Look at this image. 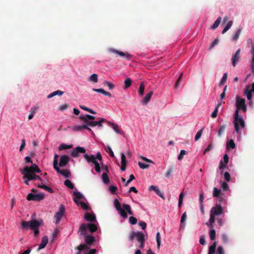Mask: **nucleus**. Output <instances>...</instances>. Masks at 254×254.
Segmentation results:
<instances>
[{
  "label": "nucleus",
  "instance_id": "1",
  "mask_svg": "<svg viewBox=\"0 0 254 254\" xmlns=\"http://www.w3.org/2000/svg\"><path fill=\"white\" fill-rule=\"evenodd\" d=\"M79 119L83 122L84 124L74 126L73 128V130L74 131H80L84 129H86L90 131L93 135H94V133L89 127L98 126L101 127H102V123L107 121L106 119L104 118H99V121H94V120L95 119V117L88 114L80 115Z\"/></svg>",
  "mask_w": 254,
  "mask_h": 254
},
{
  "label": "nucleus",
  "instance_id": "2",
  "mask_svg": "<svg viewBox=\"0 0 254 254\" xmlns=\"http://www.w3.org/2000/svg\"><path fill=\"white\" fill-rule=\"evenodd\" d=\"M246 100L244 98L239 99L238 97L236 98L237 110L234 114V124L235 130L237 133L240 132V126L241 128H244L245 127V122L241 116L239 115V110L242 109L244 112L247 110V107L245 104Z\"/></svg>",
  "mask_w": 254,
  "mask_h": 254
},
{
  "label": "nucleus",
  "instance_id": "3",
  "mask_svg": "<svg viewBox=\"0 0 254 254\" xmlns=\"http://www.w3.org/2000/svg\"><path fill=\"white\" fill-rule=\"evenodd\" d=\"M223 213L222 207L220 205H217L215 207H213L210 210V218L209 222H207L206 224L210 228L213 227V224L215 221V216L216 215H220Z\"/></svg>",
  "mask_w": 254,
  "mask_h": 254
},
{
  "label": "nucleus",
  "instance_id": "4",
  "mask_svg": "<svg viewBox=\"0 0 254 254\" xmlns=\"http://www.w3.org/2000/svg\"><path fill=\"white\" fill-rule=\"evenodd\" d=\"M43 224V222L42 220H37L36 219L31 220L29 221H25L22 220L21 222V227L23 229H27L28 228L31 230L38 228L40 226Z\"/></svg>",
  "mask_w": 254,
  "mask_h": 254
},
{
  "label": "nucleus",
  "instance_id": "5",
  "mask_svg": "<svg viewBox=\"0 0 254 254\" xmlns=\"http://www.w3.org/2000/svg\"><path fill=\"white\" fill-rule=\"evenodd\" d=\"M20 172L21 174L28 173H40L41 170L38 166L35 164H32L30 167L25 166L23 169H21Z\"/></svg>",
  "mask_w": 254,
  "mask_h": 254
},
{
  "label": "nucleus",
  "instance_id": "6",
  "mask_svg": "<svg viewBox=\"0 0 254 254\" xmlns=\"http://www.w3.org/2000/svg\"><path fill=\"white\" fill-rule=\"evenodd\" d=\"M45 197L44 193H40L39 194H34L30 193L27 196V199L29 201L33 200L36 201H39L42 200Z\"/></svg>",
  "mask_w": 254,
  "mask_h": 254
},
{
  "label": "nucleus",
  "instance_id": "7",
  "mask_svg": "<svg viewBox=\"0 0 254 254\" xmlns=\"http://www.w3.org/2000/svg\"><path fill=\"white\" fill-rule=\"evenodd\" d=\"M114 206L116 209L119 211L120 215L124 218H126L127 217V212L121 208V204L118 199H115L114 201Z\"/></svg>",
  "mask_w": 254,
  "mask_h": 254
},
{
  "label": "nucleus",
  "instance_id": "8",
  "mask_svg": "<svg viewBox=\"0 0 254 254\" xmlns=\"http://www.w3.org/2000/svg\"><path fill=\"white\" fill-rule=\"evenodd\" d=\"M108 51L109 53L116 54L117 56L122 57H125L126 59L129 60L131 58V56L129 54H125L123 52L118 51L116 50L114 48H109L108 50Z\"/></svg>",
  "mask_w": 254,
  "mask_h": 254
},
{
  "label": "nucleus",
  "instance_id": "9",
  "mask_svg": "<svg viewBox=\"0 0 254 254\" xmlns=\"http://www.w3.org/2000/svg\"><path fill=\"white\" fill-rule=\"evenodd\" d=\"M86 150L84 148L78 146L73 148L70 152V155L72 157L76 158L79 156V153H85Z\"/></svg>",
  "mask_w": 254,
  "mask_h": 254
},
{
  "label": "nucleus",
  "instance_id": "10",
  "mask_svg": "<svg viewBox=\"0 0 254 254\" xmlns=\"http://www.w3.org/2000/svg\"><path fill=\"white\" fill-rule=\"evenodd\" d=\"M65 212V209L63 205L61 204L60 206L59 211L56 212L54 217L56 219V223L58 224L61 220Z\"/></svg>",
  "mask_w": 254,
  "mask_h": 254
},
{
  "label": "nucleus",
  "instance_id": "11",
  "mask_svg": "<svg viewBox=\"0 0 254 254\" xmlns=\"http://www.w3.org/2000/svg\"><path fill=\"white\" fill-rule=\"evenodd\" d=\"M88 231L87 225L86 223L81 224L79 229V236L83 237H85L87 236Z\"/></svg>",
  "mask_w": 254,
  "mask_h": 254
},
{
  "label": "nucleus",
  "instance_id": "12",
  "mask_svg": "<svg viewBox=\"0 0 254 254\" xmlns=\"http://www.w3.org/2000/svg\"><path fill=\"white\" fill-rule=\"evenodd\" d=\"M69 158L67 155H64L61 156L59 165L63 167L65 166L69 162Z\"/></svg>",
  "mask_w": 254,
  "mask_h": 254
},
{
  "label": "nucleus",
  "instance_id": "13",
  "mask_svg": "<svg viewBox=\"0 0 254 254\" xmlns=\"http://www.w3.org/2000/svg\"><path fill=\"white\" fill-rule=\"evenodd\" d=\"M241 50L239 49L232 58V64L233 66H235L239 62Z\"/></svg>",
  "mask_w": 254,
  "mask_h": 254
},
{
  "label": "nucleus",
  "instance_id": "14",
  "mask_svg": "<svg viewBox=\"0 0 254 254\" xmlns=\"http://www.w3.org/2000/svg\"><path fill=\"white\" fill-rule=\"evenodd\" d=\"M54 169L58 173H60L65 178H68L70 177V173L68 170H61L58 166L57 167H55Z\"/></svg>",
  "mask_w": 254,
  "mask_h": 254
},
{
  "label": "nucleus",
  "instance_id": "15",
  "mask_svg": "<svg viewBox=\"0 0 254 254\" xmlns=\"http://www.w3.org/2000/svg\"><path fill=\"white\" fill-rule=\"evenodd\" d=\"M25 177H28V180H38L41 181V178L35 173H25Z\"/></svg>",
  "mask_w": 254,
  "mask_h": 254
},
{
  "label": "nucleus",
  "instance_id": "16",
  "mask_svg": "<svg viewBox=\"0 0 254 254\" xmlns=\"http://www.w3.org/2000/svg\"><path fill=\"white\" fill-rule=\"evenodd\" d=\"M73 195L74 196L73 201L77 205H79V200L83 198V195L80 192H74Z\"/></svg>",
  "mask_w": 254,
  "mask_h": 254
},
{
  "label": "nucleus",
  "instance_id": "17",
  "mask_svg": "<svg viewBox=\"0 0 254 254\" xmlns=\"http://www.w3.org/2000/svg\"><path fill=\"white\" fill-rule=\"evenodd\" d=\"M85 238V242L86 244L88 245H91L95 241V237L92 235H87Z\"/></svg>",
  "mask_w": 254,
  "mask_h": 254
},
{
  "label": "nucleus",
  "instance_id": "18",
  "mask_svg": "<svg viewBox=\"0 0 254 254\" xmlns=\"http://www.w3.org/2000/svg\"><path fill=\"white\" fill-rule=\"evenodd\" d=\"M241 32H242L241 29H238L236 30H235L234 32V33L233 34V35H232L231 40L232 41H237L241 35Z\"/></svg>",
  "mask_w": 254,
  "mask_h": 254
},
{
  "label": "nucleus",
  "instance_id": "19",
  "mask_svg": "<svg viewBox=\"0 0 254 254\" xmlns=\"http://www.w3.org/2000/svg\"><path fill=\"white\" fill-rule=\"evenodd\" d=\"M84 158L87 160L88 163H94L97 161L95 156L93 155H88L85 153L84 154Z\"/></svg>",
  "mask_w": 254,
  "mask_h": 254
},
{
  "label": "nucleus",
  "instance_id": "20",
  "mask_svg": "<svg viewBox=\"0 0 254 254\" xmlns=\"http://www.w3.org/2000/svg\"><path fill=\"white\" fill-rule=\"evenodd\" d=\"M48 242V238L47 236H44L41 241V244L39 245L38 250L44 249Z\"/></svg>",
  "mask_w": 254,
  "mask_h": 254
},
{
  "label": "nucleus",
  "instance_id": "21",
  "mask_svg": "<svg viewBox=\"0 0 254 254\" xmlns=\"http://www.w3.org/2000/svg\"><path fill=\"white\" fill-rule=\"evenodd\" d=\"M149 190H154L158 195L164 199L163 194L161 192L159 189L157 188V187L152 185L150 186Z\"/></svg>",
  "mask_w": 254,
  "mask_h": 254
},
{
  "label": "nucleus",
  "instance_id": "22",
  "mask_svg": "<svg viewBox=\"0 0 254 254\" xmlns=\"http://www.w3.org/2000/svg\"><path fill=\"white\" fill-rule=\"evenodd\" d=\"M75 249L77 250L78 252L75 253L74 254H81V251L89 250V248L85 244H80L78 246L76 247Z\"/></svg>",
  "mask_w": 254,
  "mask_h": 254
},
{
  "label": "nucleus",
  "instance_id": "23",
  "mask_svg": "<svg viewBox=\"0 0 254 254\" xmlns=\"http://www.w3.org/2000/svg\"><path fill=\"white\" fill-rule=\"evenodd\" d=\"M127 164V161L126 160V156L123 153H121V170L122 171H125L126 170V166Z\"/></svg>",
  "mask_w": 254,
  "mask_h": 254
},
{
  "label": "nucleus",
  "instance_id": "24",
  "mask_svg": "<svg viewBox=\"0 0 254 254\" xmlns=\"http://www.w3.org/2000/svg\"><path fill=\"white\" fill-rule=\"evenodd\" d=\"M153 91H150L148 93H147V94H146L145 96L142 99V101H141V103L142 104H146L147 103H148L151 98V96H152L153 95Z\"/></svg>",
  "mask_w": 254,
  "mask_h": 254
},
{
  "label": "nucleus",
  "instance_id": "25",
  "mask_svg": "<svg viewBox=\"0 0 254 254\" xmlns=\"http://www.w3.org/2000/svg\"><path fill=\"white\" fill-rule=\"evenodd\" d=\"M84 218L88 221L89 222H94L96 220V217L95 214H91L89 213H86L85 214Z\"/></svg>",
  "mask_w": 254,
  "mask_h": 254
},
{
  "label": "nucleus",
  "instance_id": "26",
  "mask_svg": "<svg viewBox=\"0 0 254 254\" xmlns=\"http://www.w3.org/2000/svg\"><path fill=\"white\" fill-rule=\"evenodd\" d=\"M92 90L101 93L106 96L112 97V95L110 92L105 91L103 89L93 88Z\"/></svg>",
  "mask_w": 254,
  "mask_h": 254
},
{
  "label": "nucleus",
  "instance_id": "27",
  "mask_svg": "<svg viewBox=\"0 0 254 254\" xmlns=\"http://www.w3.org/2000/svg\"><path fill=\"white\" fill-rule=\"evenodd\" d=\"M108 123L113 127V129L117 133L122 134V132L120 130L119 126L117 124L109 122H108Z\"/></svg>",
  "mask_w": 254,
  "mask_h": 254
},
{
  "label": "nucleus",
  "instance_id": "28",
  "mask_svg": "<svg viewBox=\"0 0 254 254\" xmlns=\"http://www.w3.org/2000/svg\"><path fill=\"white\" fill-rule=\"evenodd\" d=\"M136 237L139 243L142 241H145L144 235L141 232L138 231L136 232Z\"/></svg>",
  "mask_w": 254,
  "mask_h": 254
},
{
  "label": "nucleus",
  "instance_id": "29",
  "mask_svg": "<svg viewBox=\"0 0 254 254\" xmlns=\"http://www.w3.org/2000/svg\"><path fill=\"white\" fill-rule=\"evenodd\" d=\"M37 186H38V187H39L40 188H41V189H43L46 190V191H48L50 193H53V190H52V189L51 188H50L49 187L46 186L43 183H41L40 184H38Z\"/></svg>",
  "mask_w": 254,
  "mask_h": 254
},
{
  "label": "nucleus",
  "instance_id": "30",
  "mask_svg": "<svg viewBox=\"0 0 254 254\" xmlns=\"http://www.w3.org/2000/svg\"><path fill=\"white\" fill-rule=\"evenodd\" d=\"M86 224L87 225L88 230L90 232L93 233L97 231V227L95 224L93 223H88Z\"/></svg>",
  "mask_w": 254,
  "mask_h": 254
},
{
  "label": "nucleus",
  "instance_id": "31",
  "mask_svg": "<svg viewBox=\"0 0 254 254\" xmlns=\"http://www.w3.org/2000/svg\"><path fill=\"white\" fill-rule=\"evenodd\" d=\"M38 108L36 107H33L30 109V114L28 116V119L31 120L33 118L34 115L37 112Z\"/></svg>",
  "mask_w": 254,
  "mask_h": 254
},
{
  "label": "nucleus",
  "instance_id": "32",
  "mask_svg": "<svg viewBox=\"0 0 254 254\" xmlns=\"http://www.w3.org/2000/svg\"><path fill=\"white\" fill-rule=\"evenodd\" d=\"M64 93V92H63L62 91H61V90H57V91H55L54 92H53V93L50 94L48 96V98H51L56 95H59V96H61Z\"/></svg>",
  "mask_w": 254,
  "mask_h": 254
},
{
  "label": "nucleus",
  "instance_id": "33",
  "mask_svg": "<svg viewBox=\"0 0 254 254\" xmlns=\"http://www.w3.org/2000/svg\"><path fill=\"white\" fill-rule=\"evenodd\" d=\"M123 207L124 209L127 212L128 214L129 215H133V212L131 209L130 206L129 205L127 204H123Z\"/></svg>",
  "mask_w": 254,
  "mask_h": 254
},
{
  "label": "nucleus",
  "instance_id": "34",
  "mask_svg": "<svg viewBox=\"0 0 254 254\" xmlns=\"http://www.w3.org/2000/svg\"><path fill=\"white\" fill-rule=\"evenodd\" d=\"M249 86H247L245 90V94H246L248 100H251L252 98V92L249 91Z\"/></svg>",
  "mask_w": 254,
  "mask_h": 254
},
{
  "label": "nucleus",
  "instance_id": "35",
  "mask_svg": "<svg viewBox=\"0 0 254 254\" xmlns=\"http://www.w3.org/2000/svg\"><path fill=\"white\" fill-rule=\"evenodd\" d=\"M221 105V103H218L217 105H216L215 110H214V111L213 112L211 115L212 118H215L217 117L218 112V108Z\"/></svg>",
  "mask_w": 254,
  "mask_h": 254
},
{
  "label": "nucleus",
  "instance_id": "36",
  "mask_svg": "<svg viewBox=\"0 0 254 254\" xmlns=\"http://www.w3.org/2000/svg\"><path fill=\"white\" fill-rule=\"evenodd\" d=\"M216 248V242H214L209 248L208 254H214Z\"/></svg>",
  "mask_w": 254,
  "mask_h": 254
},
{
  "label": "nucleus",
  "instance_id": "37",
  "mask_svg": "<svg viewBox=\"0 0 254 254\" xmlns=\"http://www.w3.org/2000/svg\"><path fill=\"white\" fill-rule=\"evenodd\" d=\"M221 20V17H219L216 21L214 22L213 24L211 26V29H215L219 25Z\"/></svg>",
  "mask_w": 254,
  "mask_h": 254
},
{
  "label": "nucleus",
  "instance_id": "38",
  "mask_svg": "<svg viewBox=\"0 0 254 254\" xmlns=\"http://www.w3.org/2000/svg\"><path fill=\"white\" fill-rule=\"evenodd\" d=\"M211 228V229L209 233V237L211 240H214L215 239L216 232H215V230L213 229V227L212 228Z\"/></svg>",
  "mask_w": 254,
  "mask_h": 254
},
{
  "label": "nucleus",
  "instance_id": "39",
  "mask_svg": "<svg viewBox=\"0 0 254 254\" xmlns=\"http://www.w3.org/2000/svg\"><path fill=\"white\" fill-rule=\"evenodd\" d=\"M233 25V21H230L228 22L227 24L225 26L224 29L222 31V34H224L225 32H226Z\"/></svg>",
  "mask_w": 254,
  "mask_h": 254
},
{
  "label": "nucleus",
  "instance_id": "40",
  "mask_svg": "<svg viewBox=\"0 0 254 254\" xmlns=\"http://www.w3.org/2000/svg\"><path fill=\"white\" fill-rule=\"evenodd\" d=\"M145 86L143 83V82H141L139 85V89H138V94L139 95L141 96L144 94V91Z\"/></svg>",
  "mask_w": 254,
  "mask_h": 254
},
{
  "label": "nucleus",
  "instance_id": "41",
  "mask_svg": "<svg viewBox=\"0 0 254 254\" xmlns=\"http://www.w3.org/2000/svg\"><path fill=\"white\" fill-rule=\"evenodd\" d=\"M102 178L103 181L105 184H108L109 183L110 180L107 173H103Z\"/></svg>",
  "mask_w": 254,
  "mask_h": 254
},
{
  "label": "nucleus",
  "instance_id": "42",
  "mask_svg": "<svg viewBox=\"0 0 254 254\" xmlns=\"http://www.w3.org/2000/svg\"><path fill=\"white\" fill-rule=\"evenodd\" d=\"M64 185L67 188L73 189L74 188V186L72 184V182L68 179H66L64 182Z\"/></svg>",
  "mask_w": 254,
  "mask_h": 254
},
{
  "label": "nucleus",
  "instance_id": "43",
  "mask_svg": "<svg viewBox=\"0 0 254 254\" xmlns=\"http://www.w3.org/2000/svg\"><path fill=\"white\" fill-rule=\"evenodd\" d=\"M132 80L129 78H127L125 81V85L124 87V89H127L129 87L131 84Z\"/></svg>",
  "mask_w": 254,
  "mask_h": 254
},
{
  "label": "nucleus",
  "instance_id": "44",
  "mask_svg": "<svg viewBox=\"0 0 254 254\" xmlns=\"http://www.w3.org/2000/svg\"><path fill=\"white\" fill-rule=\"evenodd\" d=\"M79 107L81 109H82V110H83L84 111H87V112H89L91 114H96V112H95L94 111H93L91 109H90V108H88L87 107H85L84 106L80 105Z\"/></svg>",
  "mask_w": 254,
  "mask_h": 254
},
{
  "label": "nucleus",
  "instance_id": "45",
  "mask_svg": "<svg viewBox=\"0 0 254 254\" xmlns=\"http://www.w3.org/2000/svg\"><path fill=\"white\" fill-rule=\"evenodd\" d=\"M156 242H157V246L158 249H160V245H161V237L160 234L159 232H157L156 234Z\"/></svg>",
  "mask_w": 254,
  "mask_h": 254
},
{
  "label": "nucleus",
  "instance_id": "46",
  "mask_svg": "<svg viewBox=\"0 0 254 254\" xmlns=\"http://www.w3.org/2000/svg\"><path fill=\"white\" fill-rule=\"evenodd\" d=\"M235 144L233 140L231 139L227 144L228 148L234 149L235 148Z\"/></svg>",
  "mask_w": 254,
  "mask_h": 254
},
{
  "label": "nucleus",
  "instance_id": "47",
  "mask_svg": "<svg viewBox=\"0 0 254 254\" xmlns=\"http://www.w3.org/2000/svg\"><path fill=\"white\" fill-rule=\"evenodd\" d=\"M227 79V73H225L223 74V77L221 78V79L219 82V86L223 85L226 82Z\"/></svg>",
  "mask_w": 254,
  "mask_h": 254
},
{
  "label": "nucleus",
  "instance_id": "48",
  "mask_svg": "<svg viewBox=\"0 0 254 254\" xmlns=\"http://www.w3.org/2000/svg\"><path fill=\"white\" fill-rule=\"evenodd\" d=\"M89 80L91 81H93L94 83H97L98 82L97 74L95 73L92 74L89 78Z\"/></svg>",
  "mask_w": 254,
  "mask_h": 254
},
{
  "label": "nucleus",
  "instance_id": "49",
  "mask_svg": "<svg viewBox=\"0 0 254 254\" xmlns=\"http://www.w3.org/2000/svg\"><path fill=\"white\" fill-rule=\"evenodd\" d=\"M226 128V126L224 125H221L218 131V136H221V134L224 132Z\"/></svg>",
  "mask_w": 254,
  "mask_h": 254
},
{
  "label": "nucleus",
  "instance_id": "50",
  "mask_svg": "<svg viewBox=\"0 0 254 254\" xmlns=\"http://www.w3.org/2000/svg\"><path fill=\"white\" fill-rule=\"evenodd\" d=\"M58 158L59 155L57 154H55L53 161L54 168H55V167H57L58 166Z\"/></svg>",
  "mask_w": 254,
  "mask_h": 254
},
{
  "label": "nucleus",
  "instance_id": "51",
  "mask_svg": "<svg viewBox=\"0 0 254 254\" xmlns=\"http://www.w3.org/2000/svg\"><path fill=\"white\" fill-rule=\"evenodd\" d=\"M79 205H80L82 208L85 210H89L90 209V207L84 202H79Z\"/></svg>",
  "mask_w": 254,
  "mask_h": 254
},
{
  "label": "nucleus",
  "instance_id": "52",
  "mask_svg": "<svg viewBox=\"0 0 254 254\" xmlns=\"http://www.w3.org/2000/svg\"><path fill=\"white\" fill-rule=\"evenodd\" d=\"M183 198H184V193L183 192H181L179 195V202H178V206L180 208L181 207L182 204L183 203Z\"/></svg>",
  "mask_w": 254,
  "mask_h": 254
},
{
  "label": "nucleus",
  "instance_id": "53",
  "mask_svg": "<svg viewBox=\"0 0 254 254\" xmlns=\"http://www.w3.org/2000/svg\"><path fill=\"white\" fill-rule=\"evenodd\" d=\"M202 132H203V129L201 128L196 133V134L195 136V138H194L195 141H197L200 138L201 134L202 133Z\"/></svg>",
  "mask_w": 254,
  "mask_h": 254
},
{
  "label": "nucleus",
  "instance_id": "54",
  "mask_svg": "<svg viewBox=\"0 0 254 254\" xmlns=\"http://www.w3.org/2000/svg\"><path fill=\"white\" fill-rule=\"evenodd\" d=\"M220 194V190H218L216 188L213 189V195L214 197H218Z\"/></svg>",
  "mask_w": 254,
  "mask_h": 254
},
{
  "label": "nucleus",
  "instance_id": "55",
  "mask_svg": "<svg viewBox=\"0 0 254 254\" xmlns=\"http://www.w3.org/2000/svg\"><path fill=\"white\" fill-rule=\"evenodd\" d=\"M187 154V151L185 150H182L180 152V154L179 155V156H178V160H181L183 157H184V156L185 155H186Z\"/></svg>",
  "mask_w": 254,
  "mask_h": 254
},
{
  "label": "nucleus",
  "instance_id": "56",
  "mask_svg": "<svg viewBox=\"0 0 254 254\" xmlns=\"http://www.w3.org/2000/svg\"><path fill=\"white\" fill-rule=\"evenodd\" d=\"M134 179H135V177L133 176V175L131 174L129 176V179L125 183V186L127 187L129 183H130L132 181H133Z\"/></svg>",
  "mask_w": 254,
  "mask_h": 254
},
{
  "label": "nucleus",
  "instance_id": "57",
  "mask_svg": "<svg viewBox=\"0 0 254 254\" xmlns=\"http://www.w3.org/2000/svg\"><path fill=\"white\" fill-rule=\"evenodd\" d=\"M94 165H95V171L97 172V173H100V171H101V167H100V163H98L97 161H96V162H95L94 163Z\"/></svg>",
  "mask_w": 254,
  "mask_h": 254
},
{
  "label": "nucleus",
  "instance_id": "58",
  "mask_svg": "<svg viewBox=\"0 0 254 254\" xmlns=\"http://www.w3.org/2000/svg\"><path fill=\"white\" fill-rule=\"evenodd\" d=\"M138 164L139 167L142 169H147L149 167V165L148 164H146L140 162H138Z\"/></svg>",
  "mask_w": 254,
  "mask_h": 254
},
{
  "label": "nucleus",
  "instance_id": "59",
  "mask_svg": "<svg viewBox=\"0 0 254 254\" xmlns=\"http://www.w3.org/2000/svg\"><path fill=\"white\" fill-rule=\"evenodd\" d=\"M129 222L131 224L134 225L137 223V220L135 217L133 216H130L129 218Z\"/></svg>",
  "mask_w": 254,
  "mask_h": 254
},
{
  "label": "nucleus",
  "instance_id": "60",
  "mask_svg": "<svg viewBox=\"0 0 254 254\" xmlns=\"http://www.w3.org/2000/svg\"><path fill=\"white\" fill-rule=\"evenodd\" d=\"M221 187L223 189V190L226 191L229 190V186L226 182H223L221 183Z\"/></svg>",
  "mask_w": 254,
  "mask_h": 254
},
{
  "label": "nucleus",
  "instance_id": "61",
  "mask_svg": "<svg viewBox=\"0 0 254 254\" xmlns=\"http://www.w3.org/2000/svg\"><path fill=\"white\" fill-rule=\"evenodd\" d=\"M68 105L67 104H64L63 105H61L59 106V109L60 111H63L66 109H67L68 107Z\"/></svg>",
  "mask_w": 254,
  "mask_h": 254
},
{
  "label": "nucleus",
  "instance_id": "62",
  "mask_svg": "<svg viewBox=\"0 0 254 254\" xmlns=\"http://www.w3.org/2000/svg\"><path fill=\"white\" fill-rule=\"evenodd\" d=\"M104 84L105 85H107L110 90L113 89L115 87V85L113 83L108 81H105Z\"/></svg>",
  "mask_w": 254,
  "mask_h": 254
},
{
  "label": "nucleus",
  "instance_id": "63",
  "mask_svg": "<svg viewBox=\"0 0 254 254\" xmlns=\"http://www.w3.org/2000/svg\"><path fill=\"white\" fill-rule=\"evenodd\" d=\"M219 40L218 38H216L214 41L211 44L210 46V49H212L215 46L217 45L218 43H219Z\"/></svg>",
  "mask_w": 254,
  "mask_h": 254
},
{
  "label": "nucleus",
  "instance_id": "64",
  "mask_svg": "<svg viewBox=\"0 0 254 254\" xmlns=\"http://www.w3.org/2000/svg\"><path fill=\"white\" fill-rule=\"evenodd\" d=\"M217 254H224V250L222 246H219L217 250Z\"/></svg>",
  "mask_w": 254,
  "mask_h": 254
}]
</instances>
